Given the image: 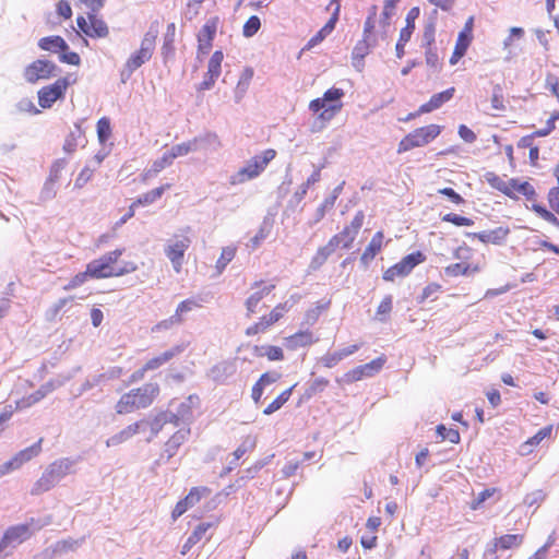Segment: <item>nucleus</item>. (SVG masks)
<instances>
[{"instance_id":"obj_15","label":"nucleus","mask_w":559,"mask_h":559,"mask_svg":"<svg viewBox=\"0 0 559 559\" xmlns=\"http://www.w3.org/2000/svg\"><path fill=\"white\" fill-rule=\"evenodd\" d=\"M76 24L79 29L91 38H106L109 35L107 23L97 16L96 12L90 11L87 16H78Z\"/></svg>"},{"instance_id":"obj_58","label":"nucleus","mask_w":559,"mask_h":559,"mask_svg":"<svg viewBox=\"0 0 559 559\" xmlns=\"http://www.w3.org/2000/svg\"><path fill=\"white\" fill-rule=\"evenodd\" d=\"M532 210L544 221L548 222L554 226L559 227V219L552 212L548 211L546 207L534 203L532 205Z\"/></svg>"},{"instance_id":"obj_27","label":"nucleus","mask_w":559,"mask_h":559,"mask_svg":"<svg viewBox=\"0 0 559 559\" xmlns=\"http://www.w3.org/2000/svg\"><path fill=\"white\" fill-rule=\"evenodd\" d=\"M376 45L377 40L366 39L364 37L356 43L352 51V64L356 70L361 71L364 69V59Z\"/></svg>"},{"instance_id":"obj_35","label":"nucleus","mask_w":559,"mask_h":559,"mask_svg":"<svg viewBox=\"0 0 559 559\" xmlns=\"http://www.w3.org/2000/svg\"><path fill=\"white\" fill-rule=\"evenodd\" d=\"M174 162L169 154L165 152L160 158L154 160L152 166L141 175V180L143 182L148 181L150 179L156 177L157 174L164 170L166 167L170 166Z\"/></svg>"},{"instance_id":"obj_1","label":"nucleus","mask_w":559,"mask_h":559,"mask_svg":"<svg viewBox=\"0 0 559 559\" xmlns=\"http://www.w3.org/2000/svg\"><path fill=\"white\" fill-rule=\"evenodd\" d=\"M160 394L157 383L147 382L133 388L120 395L115 404L117 415H128L140 409L148 408Z\"/></svg>"},{"instance_id":"obj_48","label":"nucleus","mask_w":559,"mask_h":559,"mask_svg":"<svg viewBox=\"0 0 559 559\" xmlns=\"http://www.w3.org/2000/svg\"><path fill=\"white\" fill-rule=\"evenodd\" d=\"M486 180L489 186L504 195H511V190L508 188V181L503 180L500 176L495 173H487Z\"/></svg>"},{"instance_id":"obj_34","label":"nucleus","mask_w":559,"mask_h":559,"mask_svg":"<svg viewBox=\"0 0 559 559\" xmlns=\"http://www.w3.org/2000/svg\"><path fill=\"white\" fill-rule=\"evenodd\" d=\"M171 188V183H164L157 188H154L133 201V206L150 205L162 198L165 191Z\"/></svg>"},{"instance_id":"obj_16","label":"nucleus","mask_w":559,"mask_h":559,"mask_svg":"<svg viewBox=\"0 0 559 559\" xmlns=\"http://www.w3.org/2000/svg\"><path fill=\"white\" fill-rule=\"evenodd\" d=\"M56 64L52 61L37 59L27 64L23 71L26 82L35 84L40 80H48L55 75Z\"/></svg>"},{"instance_id":"obj_6","label":"nucleus","mask_w":559,"mask_h":559,"mask_svg":"<svg viewBox=\"0 0 559 559\" xmlns=\"http://www.w3.org/2000/svg\"><path fill=\"white\" fill-rule=\"evenodd\" d=\"M276 155L274 148H266L262 153L252 156L243 167L230 177V185H241L259 177Z\"/></svg>"},{"instance_id":"obj_47","label":"nucleus","mask_w":559,"mask_h":559,"mask_svg":"<svg viewBox=\"0 0 559 559\" xmlns=\"http://www.w3.org/2000/svg\"><path fill=\"white\" fill-rule=\"evenodd\" d=\"M252 78H253V70L251 68H246L241 72L240 78L236 85V94L238 95V97L241 98L246 94V92L252 81Z\"/></svg>"},{"instance_id":"obj_62","label":"nucleus","mask_w":559,"mask_h":559,"mask_svg":"<svg viewBox=\"0 0 559 559\" xmlns=\"http://www.w3.org/2000/svg\"><path fill=\"white\" fill-rule=\"evenodd\" d=\"M384 362H385V358L383 356H381V357H378V358L371 360L368 364L361 365V369L365 370L366 377H372L373 374H376L377 372H379L381 370Z\"/></svg>"},{"instance_id":"obj_36","label":"nucleus","mask_w":559,"mask_h":559,"mask_svg":"<svg viewBox=\"0 0 559 559\" xmlns=\"http://www.w3.org/2000/svg\"><path fill=\"white\" fill-rule=\"evenodd\" d=\"M253 354L257 357H266L270 361H282L285 358L283 349L276 345H255Z\"/></svg>"},{"instance_id":"obj_33","label":"nucleus","mask_w":559,"mask_h":559,"mask_svg":"<svg viewBox=\"0 0 559 559\" xmlns=\"http://www.w3.org/2000/svg\"><path fill=\"white\" fill-rule=\"evenodd\" d=\"M359 349V345H350L346 348H343L341 350L334 352V353H328L321 358V362L325 368H333L335 367L342 359L345 357L356 353Z\"/></svg>"},{"instance_id":"obj_59","label":"nucleus","mask_w":559,"mask_h":559,"mask_svg":"<svg viewBox=\"0 0 559 559\" xmlns=\"http://www.w3.org/2000/svg\"><path fill=\"white\" fill-rule=\"evenodd\" d=\"M441 219L442 222L451 223L455 226H472L474 224L472 218L455 213H448L443 215Z\"/></svg>"},{"instance_id":"obj_10","label":"nucleus","mask_w":559,"mask_h":559,"mask_svg":"<svg viewBox=\"0 0 559 559\" xmlns=\"http://www.w3.org/2000/svg\"><path fill=\"white\" fill-rule=\"evenodd\" d=\"M158 35L157 27H151L144 35L140 49L132 53L126 62V68L129 72H133L142 64L148 61L155 49V43Z\"/></svg>"},{"instance_id":"obj_53","label":"nucleus","mask_w":559,"mask_h":559,"mask_svg":"<svg viewBox=\"0 0 559 559\" xmlns=\"http://www.w3.org/2000/svg\"><path fill=\"white\" fill-rule=\"evenodd\" d=\"M236 248L235 247H225L222 249L221 255L216 261V269L218 273H222L227 264L235 258Z\"/></svg>"},{"instance_id":"obj_50","label":"nucleus","mask_w":559,"mask_h":559,"mask_svg":"<svg viewBox=\"0 0 559 559\" xmlns=\"http://www.w3.org/2000/svg\"><path fill=\"white\" fill-rule=\"evenodd\" d=\"M491 108L498 112L506 110L503 90L500 84H496L492 88Z\"/></svg>"},{"instance_id":"obj_17","label":"nucleus","mask_w":559,"mask_h":559,"mask_svg":"<svg viewBox=\"0 0 559 559\" xmlns=\"http://www.w3.org/2000/svg\"><path fill=\"white\" fill-rule=\"evenodd\" d=\"M43 438H39L34 444L15 453L8 462L0 467V475L10 473L11 471L17 469L25 463L29 462L34 457L38 456L41 452Z\"/></svg>"},{"instance_id":"obj_23","label":"nucleus","mask_w":559,"mask_h":559,"mask_svg":"<svg viewBox=\"0 0 559 559\" xmlns=\"http://www.w3.org/2000/svg\"><path fill=\"white\" fill-rule=\"evenodd\" d=\"M509 234H510L509 227L499 226V227H497L495 229H490V230L472 233V234H468V236L479 240L484 245L501 246L506 242Z\"/></svg>"},{"instance_id":"obj_2","label":"nucleus","mask_w":559,"mask_h":559,"mask_svg":"<svg viewBox=\"0 0 559 559\" xmlns=\"http://www.w3.org/2000/svg\"><path fill=\"white\" fill-rule=\"evenodd\" d=\"M123 252L124 248H118L88 262L86 266L91 274V278L103 280L120 277L136 271L138 265L134 262H124L122 264L118 263Z\"/></svg>"},{"instance_id":"obj_31","label":"nucleus","mask_w":559,"mask_h":559,"mask_svg":"<svg viewBox=\"0 0 559 559\" xmlns=\"http://www.w3.org/2000/svg\"><path fill=\"white\" fill-rule=\"evenodd\" d=\"M524 542L523 534H504L499 537H496L492 540L491 551L496 554L497 551H504L513 548L520 547Z\"/></svg>"},{"instance_id":"obj_30","label":"nucleus","mask_w":559,"mask_h":559,"mask_svg":"<svg viewBox=\"0 0 559 559\" xmlns=\"http://www.w3.org/2000/svg\"><path fill=\"white\" fill-rule=\"evenodd\" d=\"M340 10H341V5H340V3H336L334 12L332 13L331 17L325 23V25L321 29H319L317 32V34L313 35L307 43V45H306L307 49L313 48L314 46L320 44L322 40H324V38L333 32V29L335 28V25L338 21Z\"/></svg>"},{"instance_id":"obj_7","label":"nucleus","mask_w":559,"mask_h":559,"mask_svg":"<svg viewBox=\"0 0 559 559\" xmlns=\"http://www.w3.org/2000/svg\"><path fill=\"white\" fill-rule=\"evenodd\" d=\"M442 127L436 123L416 128L399 142L397 153L402 154L428 145L440 135Z\"/></svg>"},{"instance_id":"obj_51","label":"nucleus","mask_w":559,"mask_h":559,"mask_svg":"<svg viewBox=\"0 0 559 559\" xmlns=\"http://www.w3.org/2000/svg\"><path fill=\"white\" fill-rule=\"evenodd\" d=\"M442 292V286L439 283H429L426 285L419 296V302H425L426 300L435 301L438 298V295Z\"/></svg>"},{"instance_id":"obj_3","label":"nucleus","mask_w":559,"mask_h":559,"mask_svg":"<svg viewBox=\"0 0 559 559\" xmlns=\"http://www.w3.org/2000/svg\"><path fill=\"white\" fill-rule=\"evenodd\" d=\"M474 249L466 243H462L453 251V258L457 260L444 269V273L450 277L474 276L483 271L485 266V257L480 260L474 259Z\"/></svg>"},{"instance_id":"obj_56","label":"nucleus","mask_w":559,"mask_h":559,"mask_svg":"<svg viewBox=\"0 0 559 559\" xmlns=\"http://www.w3.org/2000/svg\"><path fill=\"white\" fill-rule=\"evenodd\" d=\"M88 280H92L91 278V274L88 272V269L86 267L85 271L83 272H79L78 274H75L70 281L69 283L63 287L64 290H71V289H75L80 286H82L84 283H86Z\"/></svg>"},{"instance_id":"obj_9","label":"nucleus","mask_w":559,"mask_h":559,"mask_svg":"<svg viewBox=\"0 0 559 559\" xmlns=\"http://www.w3.org/2000/svg\"><path fill=\"white\" fill-rule=\"evenodd\" d=\"M76 83V76L69 74L43 86L38 92V104L43 109L50 108L57 100L62 99L70 85Z\"/></svg>"},{"instance_id":"obj_60","label":"nucleus","mask_w":559,"mask_h":559,"mask_svg":"<svg viewBox=\"0 0 559 559\" xmlns=\"http://www.w3.org/2000/svg\"><path fill=\"white\" fill-rule=\"evenodd\" d=\"M192 144V142L176 144L170 150H168L167 153L174 162L175 158L189 154L193 148Z\"/></svg>"},{"instance_id":"obj_64","label":"nucleus","mask_w":559,"mask_h":559,"mask_svg":"<svg viewBox=\"0 0 559 559\" xmlns=\"http://www.w3.org/2000/svg\"><path fill=\"white\" fill-rule=\"evenodd\" d=\"M545 86L559 100V78L552 73H548L546 75Z\"/></svg>"},{"instance_id":"obj_55","label":"nucleus","mask_w":559,"mask_h":559,"mask_svg":"<svg viewBox=\"0 0 559 559\" xmlns=\"http://www.w3.org/2000/svg\"><path fill=\"white\" fill-rule=\"evenodd\" d=\"M223 60H224L223 51L222 50L214 51L209 60L207 71L219 76L222 73Z\"/></svg>"},{"instance_id":"obj_21","label":"nucleus","mask_w":559,"mask_h":559,"mask_svg":"<svg viewBox=\"0 0 559 559\" xmlns=\"http://www.w3.org/2000/svg\"><path fill=\"white\" fill-rule=\"evenodd\" d=\"M218 19L213 17L205 22L198 33V56L207 55L212 48L217 31Z\"/></svg>"},{"instance_id":"obj_61","label":"nucleus","mask_w":559,"mask_h":559,"mask_svg":"<svg viewBox=\"0 0 559 559\" xmlns=\"http://www.w3.org/2000/svg\"><path fill=\"white\" fill-rule=\"evenodd\" d=\"M392 311V296H385L377 308V317L380 321H385L386 317Z\"/></svg>"},{"instance_id":"obj_25","label":"nucleus","mask_w":559,"mask_h":559,"mask_svg":"<svg viewBox=\"0 0 559 559\" xmlns=\"http://www.w3.org/2000/svg\"><path fill=\"white\" fill-rule=\"evenodd\" d=\"M41 394L39 392L35 394H31L26 397L21 399L20 401H16L15 406L13 405H7L3 407V409L0 412V430H2V425L10 420L13 416L14 412L23 408L31 407L35 403H37L41 399Z\"/></svg>"},{"instance_id":"obj_49","label":"nucleus","mask_w":559,"mask_h":559,"mask_svg":"<svg viewBox=\"0 0 559 559\" xmlns=\"http://www.w3.org/2000/svg\"><path fill=\"white\" fill-rule=\"evenodd\" d=\"M436 432L440 441H450L451 443H459L461 440L460 432L453 428H447L444 425H438Z\"/></svg>"},{"instance_id":"obj_13","label":"nucleus","mask_w":559,"mask_h":559,"mask_svg":"<svg viewBox=\"0 0 559 559\" xmlns=\"http://www.w3.org/2000/svg\"><path fill=\"white\" fill-rule=\"evenodd\" d=\"M185 350L183 345H175L171 348L153 356L152 358L147 359L145 364L138 370H135L131 376L130 380L132 382H136L142 380L146 372L154 371L159 369L160 367L167 365L174 357L181 354Z\"/></svg>"},{"instance_id":"obj_24","label":"nucleus","mask_w":559,"mask_h":559,"mask_svg":"<svg viewBox=\"0 0 559 559\" xmlns=\"http://www.w3.org/2000/svg\"><path fill=\"white\" fill-rule=\"evenodd\" d=\"M218 523L219 519H216L214 522H204L197 525L193 532L187 538L186 543L183 544L181 554L186 555L195 544L201 542L203 538L210 540L211 536H206V533L210 528L216 527Z\"/></svg>"},{"instance_id":"obj_45","label":"nucleus","mask_w":559,"mask_h":559,"mask_svg":"<svg viewBox=\"0 0 559 559\" xmlns=\"http://www.w3.org/2000/svg\"><path fill=\"white\" fill-rule=\"evenodd\" d=\"M200 307L201 305L199 304L198 300L193 298H188L178 304L174 314L179 320V322L182 323L186 320V314L188 312Z\"/></svg>"},{"instance_id":"obj_4","label":"nucleus","mask_w":559,"mask_h":559,"mask_svg":"<svg viewBox=\"0 0 559 559\" xmlns=\"http://www.w3.org/2000/svg\"><path fill=\"white\" fill-rule=\"evenodd\" d=\"M345 93L342 88L331 87L326 90L322 97L312 99L309 103V109L318 114L317 119L322 127L330 122L343 108L342 98Z\"/></svg>"},{"instance_id":"obj_5","label":"nucleus","mask_w":559,"mask_h":559,"mask_svg":"<svg viewBox=\"0 0 559 559\" xmlns=\"http://www.w3.org/2000/svg\"><path fill=\"white\" fill-rule=\"evenodd\" d=\"M73 462L60 459L50 463L40 477L34 483L31 495L39 496L52 489L64 476L71 473Z\"/></svg>"},{"instance_id":"obj_42","label":"nucleus","mask_w":559,"mask_h":559,"mask_svg":"<svg viewBox=\"0 0 559 559\" xmlns=\"http://www.w3.org/2000/svg\"><path fill=\"white\" fill-rule=\"evenodd\" d=\"M297 386V383L293 384L290 388L284 390L280 393L264 409V415H271L278 411L292 396L294 389Z\"/></svg>"},{"instance_id":"obj_8","label":"nucleus","mask_w":559,"mask_h":559,"mask_svg":"<svg viewBox=\"0 0 559 559\" xmlns=\"http://www.w3.org/2000/svg\"><path fill=\"white\" fill-rule=\"evenodd\" d=\"M183 231L185 233L174 235L164 248V252L176 273L181 272L185 262V254L192 243V240L188 235L190 227H186Z\"/></svg>"},{"instance_id":"obj_28","label":"nucleus","mask_w":559,"mask_h":559,"mask_svg":"<svg viewBox=\"0 0 559 559\" xmlns=\"http://www.w3.org/2000/svg\"><path fill=\"white\" fill-rule=\"evenodd\" d=\"M508 188L511 190L510 199L518 200L520 195H523L527 201H534L536 199L535 188L528 181H520L516 178L508 180Z\"/></svg>"},{"instance_id":"obj_19","label":"nucleus","mask_w":559,"mask_h":559,"mask_svg":"<svg viewBox=\"0 0 559 559\" xmlns=\"http://www.w3.org/2000/svg\"><path fill=\"white\" fill-rule=\"evenodd\" d=\"M35 523L34 519H31L29 523L27 524H19L10 526L3 534L1 542L2 547L8 548L10 546H15L24 540L28 539L33 531L31 526Z\"/></svg>"},{"instance_id":"obj_41","label":"nucleus","mask_w":559,"mask_h":559,"mask_svg":"<svg viewBox=\"0 0 559 559\" xmlns=\"http://www.w3.org/2000/svg\"><path fill=\"white\" fill-rule=\"evenodd\" d=\"M67 160L61 158L57 159L52 163L49 171V176L47 178V181L45 183V190L52 191L55 185L60 180L61 174L63 169L66 168Z\"/></svg>"},{"instance_id":"obj_57","label":"nucleus","mask_w":559,"mask_h":559,"mask_svg":"<svg viewBox=\"0 0 559 559\" xmlns=\"http://www.w3.org/2000/svg\"><path fill=\"white\" fill-rule=\"evenodd\" d=\"M260 27H261L260 17L257 15H252L246 21V23L242 27V34L245 37H248V38L252 37L253 35H255L258 33Z\"/></svg>"},{"instance_id":"obj_43","label":"nucleus","mask_w":559,"mask_h":559,"mask_svg":"<svg viewBox=\"0 0 559 559\" xmlns=\"http://www.w3.org/2000/svg\"><path fill=\"white\" fill-rule=\"evenodd\" d=\"M330 305L331 300L318 301L314 307L309 308L305 312V323L309 325L314 324L319 320L320 316L330 308Z\"/></svg>"},{"instance_id":"obj_46","label":"nucleus","mask_w":559,"mask_h":559,"mask_svg":"<svg viewBox=\"0 0 559 559\" xmlns=\"http://www.w3.org/2000/svg\"><path fill=\"white\" fill-rule=\"evenodd\" d=\"M96 131L99 143L105 144L112 133L110 119L108 117H102L97 121Z\"/></svg>"},{"instance_id":"obj_37","label":"nucleus","mask_w":559,"mask_h":559,"mask_svg":"<svg viewBox=\"0 0 559 559\" xmlns=\"http://www.w3.org/2000/svg\"><path fill=\"white\" fill-rule=\"evenodd\" d=\"M336 250V248L329 240L326 245L319 247L310 261V269L316 271L319 270L330 258V255Z\"/></svg>"},{"instance_id":"obj_12","label":"nucleus","mask_w":559,"mask_h":559,"mask_svg":"<svg viewBox=\"0 0 559 559\" xmlns=\"http://www.w3.org/2000/svg\"><path fill=\"white\" fill-rule=\"evenodd\" d=\"M426 261V255L421 251H415L405 255L401 261L388 267L382 275L385 282H394L397 277H405L417 265Z\"/></svg>"},{"instance_id":"obj_52","label":"nucleus","mask_w":559,"mask_h":559,"mask_svg":"<svg viewBox=\"0 0 559 559\" xmlns=\"http://www.w3.org/2000/svg\"><path fill=\"white\" fill-rule=\"evenodd\" d=\"M330 381L325 378H317L311 382V384L306 389L304 396L309 400L312 396L323 392L329 385Z\"/></svg>"},{"instance_id":"obj_11","label":"nucleus","mask_w":559,"mask_h":559,"mask_svg":"<svg viewBox=\"0 0 559 559\" xmlns=\"http://www.w3.org/2000/svg\"><path fill=\"white\" fill-rule=\"evenodd\" d=\"M290 307L292 305H289L288 301L277 304L267 314L260 317L257 322L249 325L246 329L245 334L247 336H254L265 333L284 318L285 313L289 311Z\"/></svg>"},{"instance_id":"obj_26","label":"nucleus","mask_w":559,"mask_h":559,"mask_svg":"<svg viewBox=\"0 0 559 559\" xmlns=\"http://www.w3.org/2000/svg\"><path fill=\"white\" fill-rule=\"evenodd\" d=\"M144 423H146L145 419L136 420L128 426H126L123 429L118 431L117 433L112 435L110 438L106 440L107 447H116L119 445L128 440H130L132 437L138 435L141 429L143 428Z\"/></svg>"},{"instance_id":"obj_29","label":"nucleus","mask_w":559,"mask_h":559,"mask_svg":"<svg viewBox=\"0 0 559 559\" xmlns=\"http://www.w3.org/2000/svg\"><path fill=\"white\" fill-rule=\"evenodd\" d=\"M455 94V87H449L442 92L433 94L428 102L420 105V112H432L450 102Z\"/></svg>"},{"instance_id":"obj_44","label":"nucleus","mask_w":559,"mask_h":559,"mask_svg":"<svg viewBox=\"0 0 559 559\" xmlns=\"http://www.w3.org/2000/svg\"><path fill=\"white\" fill-rule=\"evenodd\" d=\"M187 432L182 430L176 431L165 443V452L167 454V457H173L178 449L186 441Z\"/></svg>"},{"instance_id":"obj_40","label":"nucleus","mask_w":559,"mask_h":559,"mask_svg":"<svg viewBox=\"0 0 559 559\" xmlns=\"http://www.w3.org/2000/svg\"><path fill=\"white\" fill-rule=\"evenodd\" d=\"M38 46L43 50L59 52L60 50L68 49L69 46L61 36H47L38 41Z\"/></svg>"},{"instance_id":"obj_54","label":"nucleus","mask_w":559,"mask_h":559,"mask_svg":"<svg viewBox=\"0 0 559 559\" xmlns=\"http://www.w3.org/2000/svg\"><path fill=\"white\" fill-rule=\"evenodd\" d=\"M500 490L496 487L486 488L480 491L477 497L471 502L469 508L472 510H478L481 508L483 503L491 498L493 495L498 493Z\"/></svg>"},{"instance_id":"obj_14","label":"nucleus","mask_w":559,"mask_h":559,"mask_svg":"<svg viewBox=\"0 0 559 559\" xmlns=\"http://www.w3.org/2000/svg\"><path fill=\"white\" fill-rule=\"evenodd\" d=\"M365 222V214L358 211L353 217L349 225H346L340 233L330 238L331 243L337 249H349L353 247Z\"/></svg>"},{"instance_id":"obj_32","label":"nucleus","mask_w":559,"mask_h":559,"mask_svg":"<svg viewBox=\"0 0 559 559\" xmlns=\"http://www.w3.org/2000/svg\"><path fill=\"white\" fill-rule=\"evenodd\" d=\"M317 338L309 330L297 331L296 333L285 337V345L289 350H296L300 347L312 345Z\"/></svg>"},{"instance_id":"obj_22","label":"nucleus","mask_w":559,"mask_h":559,"mask_svg":"<svg viewBox=\"0 0 559 559\" xmlns=\"http://www.w3.org/2000/svg\"><path fill=\"white\" fill-rule=\"evenodd\" d=\"M389 241L390 240L384 241V233L382 230H378L364 249L360 255V263L365 267H368L373 259L382 251L384 245Z\"/></svg>"},{"instance_id":"obj_18","label":"nucleus","mask_w":559,"mask_h":559,"mask_svg":"<svg viewBox=\"0 0 559 559\" xmlns=\"http://www.w3.org/2000/svg\"><path fill=\"white\" fill-rule=\"evenodd\" d=\"M211 490L207 487H192L188 495L179 500L175 508L171 511V518L176 521L183 513H186L190 508L198 504L203 496L210 495Z\"/></svg>"},{"instance_id":"obj_63","label":"nucleus","mask_w":559,"mask_h":559,"mask_svg":"<svg viewBox=\"0 0 559 559\" xmlns=\"http://www.w3.org/2000/svg\"><path fill=\"white\" fill-rule=\"evenodd\" d=\"M79 546V542L72 538L62 539L56 543L53 547V552L63 554L68 551H72L76 549Z\"/></svg>"},{"instance_id":"obj_39","label":"nucleus","mask_w":559,"mask_h":559,"mask_svg":"<svg viewBox=\"0 0 559 559\" xmlns=\"http://www.w3.org/2000/svg\"><path fill=\"white\" fill-rule=\"evenodd\" d=\"M473 36H467L465 34L459 33L454 50L452 52V56L450 58L451 64H456L461 58L464 57L466 53L469 45L472 44Z\"/></svg>"},{"instance_id":"obj_38","label":"nucleus","mask_w":559,"mask_h":559,"mask_svg":"<svg viewBox=\"0 0 559 559\" xmlns=\"http://www.w3.org/2000/svg\"><path fill=\"white\" fill-rule=\"evenodd\" d=\"M554 430L552 425H548L539 429L533 437L528 438L522 445L521 449L523 451L522 454H528L532 452L533 447H537L544 439L550 438Z\"/></svg>"},{"instance_id":"obj_20","label":"nucleus","mask_w":559,"mask_h":559,"mask_svg":"<svg viewBox=\"0 0 559 559\" xmlns=\"http://www.w3.org/2000/svg\"><path fill=\"white\" fill-rule=\"evenodd\" d=\"M276 285L274 283H265L264 281H255L251 288L254 289V292L246 299V309L249 314H253L258 310V306L260 301L270 295L274 289Z\"/></svg>"}]
</instances>
